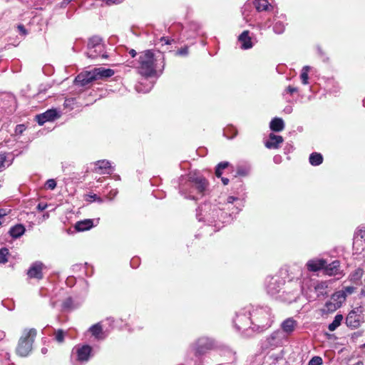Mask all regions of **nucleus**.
<instances>
[{"label":"nucleus","mask_w":365,"mask_h":365,"mask_svg":"<svg viewBox=\"0 0 365 365\" xmlns=\"http://www.w3.org/2000/svg\"><path fill=\"white\" fill-rule=\"evenodd\" d=\"M282 142L283 138L281 135L271 133L269 140L265 143V146L269 149H277Z\"/></svg>","instance_id":"obj_9"},{"label":"nucleus","mask_w":365,"mask_h":365,"mask_svg":"<svg viewBox=\"0 0 365 365\" xmlns=\"http://www.w3.org/2000/svg\"><path fill=\"white\" fill-rule=\"evenodd\" d=\"M38 209L40 210H44L46 209V203L40 202L38 205Z\"/></svg>","instance_id":"obj_44"},{"label":"nucleus","mask_w":365,"mask_h":365,"mask_svg":"<svg viewBox=\"0 0 365 365\" xmlns=\"http://www.w3.org/2000/svg\"><path fill=\"white\" fill-rule=\"evenodd\" d=\"M273 30H274V33H276L277 34H281L284 31V25L283 24V23H282L280 21H277L274 25Z\"/></svg>","instance_id":"obj_32"},{"label":"nucleus","mask_w":365,"mask_h":365,"mask_svg":"<svg viewBox=\"0 0 365 365\" xmlns=\"http://www.w3.org/2000/svg\"><path fill=\"white\" fill-rule=\"evenodd\" d=\"M329 287V284L327 282H321L317 284L315 287V290L317 293V297H325L328 295L327 289Z\"/></svg>","instance_id":"obj_21"},{"label":"nucleus","mask_w":365,"mask_h":365,"mask_svg":"<svg viewBox=\"0 0 365 365\" xmlns=\"http://www.w3.org/2000/svg\"><path fill=\"white\" fill-rule=\"evenodd\" d=\"M110 163L106 160H98L95 163L93 171L99 175L109 173Z\"/></svg>","instance_id":"obj_8"},{"label":"nucleus","mask_w":365,"mask_h":365,"mask_svg":"<svg viewBox=\"0 0 365 365\" xmlns=\"http://www.w3.org/2000/svg\"><path fill=\"white\" fill-rule=\"evenodd\" d=\"M43 264L40 262H34L27 271L28 277L31 279H41L43 277Z\"/></svg>","instance_id":"obj_6"},{"label":"nucleus","mask_w":365,"mask_h":365,"mask_svg":"<svg viewBox=\"0 0 365 365\" xmlns=\"http://www.w3.org/2000/svg\"><path fill=\"white\" fill-rule=\"evenodd\" d=\"M344 317L341 314L335 316L334 321L329 325L328 329L330 331L336 330L341 324Z\"/></svg>","instance_id":"obj_24"},{"label":"nucleus","mask_w":365,"mask_h":365,"mask_svg":"<svg viewBox=\"0 0 365 365\" xmlns=\"http://www.w3.org/2000/svg\"><path fill=\"white\" fill-rule=\"evenodd\" d=\"M17 30L19 32V34L23 36H26L28 34L27 30L25 29V27L23 24H18Z\"/></svg>","instance_id":"obj_36"},{"label":"nucleus","mask_w":365,"mask_h":365,"mask_svg":"<svg viewBox=\"0 0 365 365\" xmlns=\"http://www.w3.org/2000/svg\"><path fill=\"white\" fill-rule=\"evenodd\" d=\"M286 335L280 330L272 332L262 342V348L263 349H274L282 344Z\"/></svg>","instance_id":"obj_4"},{"label":"nucleus","mask_w":365,"mask_h":365,"mask_svg":"<svg viewBox=\"0 0 365 365\" xmlns=\"http://www.w3.org/2000/svg\"><path fill=\"white\" fill-rule=\"evenodd\" d=\"M248 173H249L248 169L241 168V167L238 168L237 170V174L238 175H241V176H245L248 174Z\"/></svg>","instance_id":"obj_38"},{"label":"nucleus","mask_w":365,"mask_h":365,"mask_svg":"<svg viewBox=\"0 0 365 365\" xmlns=\"http://www.w3.org/2000/svg\"><path fill=\"white\" fill-rule=\"evenodd\" d=\"M296 324V321H294L292 318H288L286 320H284L281 325V327L282 329V331L284 334H289L294 330Z\"/></svg>","instance_id":"obj_12"},{"label":"nucleus","mask_w":365,"mask_h":365,"mask_svg":"<svg viewBox=\"0 0 365 365\" xmlns=\"http://www.w3.org/2000/svg\"><path fill=\"white\" fill-rule=\"evenodd\" d=\"M164 64V56L161 52L146 50L140 53L137 68L141 75L152 76L158 68H163Z\"/></svg>","instance_id":"obj_1"},{"label":"nucleus","mask_w":365,"mask_h":365,"mask_svg":"<svg viewBox=\"0 0 365 365\" xmlns=\"http://www.w3.org/2000/svg\"><path fill=\"white\" fill-rule=\"evenodd\" d=\"M39 294H40L41 296H42V297L43 296V294H42V290H41H41H40V292H39Z\"/></svg>","instance_id":"obj_55"},{"label":"nucleus","mask_w":365,"mask_h":365,"mask_svg":"<svg viewBox=\"0 0 365 365\" xmlns=\"http://www.w3.org/2000/svg\"><path fill=\"white\" fill-rule=\"evenodd\" d=\"M161 41H165V38H161Z\"/></svg>","instance_id":"obj_61"},{"label":"nucleus","mask_w":365,"mask_h":365,"mask_svg":"<svg viewBox=\"0 0 365 365\" xmlns=\"http://www.w3.org/2000/svg\"><path fill=\"white\" fill-rule=\"evenodd\" d=\"M129 54L132 56V57H135L137 54L136 51L134 50V49H130L129 51Z\"/></svg>","instance_id":"obj_48"},{"label":"nucleus","mask_w":365,"mask_h":365,"mask_svg":"<svg viewBox=\"0 0 365 365\" xmlns=\"http://www.w3.org/2000/svg\"><path fill=\"white\" fill-rule=\"evenodd\" d=\"M363 347H365V344L363 345Z\"/></svg>","instance_id":"obj_62"},{"label":"nucleus","mask_w":365,"mask_h":365,"mask_svg":"<svg viewBox=\"0 0 365 365\" xmlns=\"http://www.w3.org/2000/svg\"><path fill=\"white\" fill-rule=\"evenodd\" d=\"M9 250L7 248L0 249V263L5 264L8 261Z\"/></svg>","instance_id":"obj_29"},{"label":"nucleus","mask_w":365,"mask_h":365,"mask_svg":"<svg viewBox=\"0 0 365 365\" xmlns=\"http://www.w3.org/2000/svg\"><path fill=\"white\" fill-rule=\"evenodd\" d=\"M178 53L180 55H185L187 53V48H182L180 49V51H178Z\"/></svg>","instance_id":"obj_45"},{"label":"nucleus","mask_w":365,"mask_h":365,"mask_svg":"<svg viewBox=\"0 0 365 365\" xmlns=\"http://www.w3.org/2000/svg\"><path fill=\"white\" fill-rule=\"evenodd\" d=\"M222 181L225 185H227L229 182V179L226 178H222Z\"/></svg>","instance_id":"obj_49"},{"label":"nucleus","mask_w":365,"mask_h":365,"mask_svg":"<svg viewBox=\"0 0 365 365\" xmlns=\"http://www.w3.org/2000/svg\"><path fill=\"white\" fill-rule=\"evenodd\" d=\"M26 130V125L24 124H19L15 128V135H21L23 132Z\"/></svg>","instance_id":"obj_34"},{"label":"nucleus","mask_w":365,"mask_h":365,"mask_svg":"<svg viewBox=\"0 0 365 365\" xmlns=\"http://www.w3.org/2000/svg\"><path fill=\"white\" fill-rule=\"evenodd\" d=\"M50 68H51L47 66V68H46L47 74L50 72Z\"/></svg>","instance_id":"obj_53"},{"label":"nucleus","mask_w":365,"mask_h":365,"mask_svg":"<svg viewBox=\"0 0 365 365\" xmlns=\"http://www.w3.org/2000/svg\"><path fill=\"white\" fill-rule=\"evenodd\" d=\"M72 0H63L62 2V6H66Z\"/></svg>","instance_id":"obj_51"},{"label":"nucleus","mask_w":365,"mask_h":365,"mask_svg":"<svg viewBox=\"0 0 365 365\" xmlns=\"http://www.w3.org/2000/svg\"><path fill=\"white\" fill-rule=\"evenodd\" d=\"M355 289H356L355 287L349 286V287H345L344 288V289L342 290V292L346 293V297L348 294H351L352 293H354Z\"/></svg>","instance_id":"obj_39"},{"label":"nucleus","mask_w":365,"mask_h":365,"mask_svg":"<svg viewBox=\"0 0 365 365\" xmlns=\"http://www.w3.org/2000/svg\"><path fill=\"white\" fill-rule=\"evenodd\" d=\"M42 353H44V348L41 349Z\"/></svg>","instance_id":"obj_59"},{"label":"nucleus","mask_w":365,"mask_h":365,"mask_svg":"<svg viewBox=\"0 0 365 365\" xmlns=\"http://www.w3.org/2000/svg\"><path fill=\"white\" fill-rule=\"evenodd\" d=\"M55 339L58 342L61 343L63 341V332L61 330H58L56 333Z\"/></svg>","instance_id":"obj_37"},{"label":"nucleus","mask_w":365,"mask_h":365,"mask_svg":"<svg viewBox=\"0 0 365 365\" xmlns=\"http://www.w3.org/2000/svg\"><path fill=\"white\" fill-rule=\"evenodd\" d=\"M326 307L329 310H335L336 309V307L332 302L326 303Z\"/></svg>","instance_id":"obj_42"},{"label":"nucleus","mask_w":365,"mask_h":365,"mask_svg":"<svg viewBox=\"0 0 365 365\" xmlns=\"http://www.w3.org/2000/svg\"><path fill=\"white\" fill-rule=\"evenodd\" d=\"M331 298H332V299H334L335 301L339 300V302L341 303V301H344L346 299V293L343 292L342 290L341 291H339V292L334 293L332 295Z\"/></svg>","instance_id":"obj_31"},{"label":"nucleus","mask_w":365,"mask_h":365,"mask_svg":"<svg viewBox=\"0 0 365 365\" xmlns=\"http://www.w3.org/2000/svg\"><path fill=\"white\" fill-rule=\"evenodd\" d=\"M326 264L327 261L322 259L309 260L307 264L308 269L312 272H317L321 269H324V266Z\"/></svg>","instance_id":"obj_11"},{"label":"nucleus","mask_w":365,"mask_h":365,"mask_svg":"<svg viewBox=\"0 0 365 365\" xmlns=\"http://www.w3.org/2000/svg\"><path fill=\"white\" fill-rule=\"evenodd\" d=\"M361 232H364V235H361L362 237H365V230H361Z\"/></svg>","instance_id":"obj_54"},{"label":"nucleus","mask_w":365,"mask_h":365,"mask_svg":"<svg viewBox=\"0 0 365 365\" xmlns=\"http://www.w3.org/2000/svg\"><path fill=\"white\" fill-rule=\"evenodd\" d=\"M35 329H24L16 347V353L21 356H27L32 350L33 343L36 336Z\"/></svg>","instance_id":"obj_2"},{"label":"nucleus","mask_w":365,"mask_h":365,"mask_svg":"<svg viewBox=\"0 0 365 365\" xmlns=\"http://www.w3.org/2000/svg\"><path fill=\"white\" fill-rule=\"evenodd\" d=\"M270 129L275 132H279L282 131L284 128V123L282 118H274L271 122H270Z\"/></svg>","instance_id":"obj_19"},{"label":"nucleus","mask_w":365,"mask_h":365,"mask_svg":"<svg viewBox=\"0 0 365 365\" xmlns=\"http://www.w3.org/2000/svg\"><path fill=\"white\" fill-rule=\"evenodd\" d=\"M89 331L91 332L92 335L95 336L97 339H103V328L100 323H97L93 325Z\"/></svg>","instance_id":"obj_22"},{"label":"nucleus","mask_w":365,"mask_h":365,"mask_svg":"<svg viewBox=\"0 0 365 365\" xmlns=\"http://www.w3.org/2000/svg\"><path fill=\"white\" fill-rule=\"evenodd\" d=\"M235 200V198L234 197L230 196L227 198V202L232 203Z\"/></svg>","instance_id":"obj_50"},{"label":"nucleus","mask_w":365,"mask_h":365,"mask_svg":"<svg viewBox=\"0 0 365 365\" xmlns=\"http://www.w3.org/2000/svg\"><path fill=\"white\" fill-rule=\"evenodd\" d=\"M272 280H273L274 282L272 283V284H274L276 282V280L274 279V278H272Z\"/></svg>","instance_id":"obj_58"},{"label":"nucleus","mask_w":365,"mask_h":365,"mask_svg":"<svg viewBox=\"0 0 365 365\" xmlns=\"http://www.w3.org/2000/svg\"><path fill=\"white\" fill-rule=\"evenodd\" d=\"M36 120L39 125H43L46 123V112L36 115Z\"/></svg>","instance_id":"obj_33"},{"label":"nucleus","mask_w":365,"mask_h":365,"mask_svg":"<svg viewBox=\"0 0 365 365\" xmlns=\"http://www.w3.org/2000/svg\"><path fill=\"white\" fill-rule=\"evenodd\" d=\"M265 326H267V327H270V324H268L267 323L265 325H262V327H265Z\"/></svg>","instance_id":"obj_57"},{"label":"nucleus","mask_w":365,"mask_h":365,"mask_svg":"<svg viewBox=\"0 0 365 365\" xmlns=\"http://www.w3.org/2000/svg\"><path fill=\"white\" fill-rule=\"evenodd\" d=\"M13 160L11 154L0 153V172L11 165Z\"/></svg>","instance_id":"obj_13"},{"label":"nucleus","mask_w":365,"mask_h":365,"mask_svg":"<svg viewBox=\"0 0 365 365\" xmlns=\"http://www.w3.org/2000/svg\"><path fill=\"white\" fill-rule=\"evenodd\" d=\"M255 5L258 11H267L271 6L267 0H256Z\"/></svg>","instance_id":"obj_23"},{"label":"nucleus","mask_w":365,"mask_h":365,"mask_svg":"<svg viewBox=\"0 0 365 365\" xmlns=\"http://www.w3.org/2000/svg\"><path fill=\"white\" fill-rule=\"evenodd\" d=\"M97 80L94 69L90 71L82 72L77 76L75 83L81 86H84Z\"/></svg>","instance_id":"obj_5"},{"label":"nucleus","mask_w":365,"mask_h":365,"mask_svg":"<svg viewBox=\"0 0 365 365\" xmlns=\"http://www.w3.org/2000/svg\"><path fill=\"white\" fill-rule=\"evenodd\" d=\"M323 161L322 155L320 153H313L309 156V163L312 165H320Z\"/></svg>","instance_id":"obj_25"},{"label":"nucleus","mask_w":365,"mask_h":365,"mask_svg":"<svg viewBox=\"0 0 365 365\" xmlns=\"http://www.w3.org/2000/svg\"><path fill=\"white\" fill-rule=\"evenodd\" d=\"M103 51L104 45L100 36H94L89 38L87 51L88 57L96 58L101 56L103 58H106L108 56Z\"/></svg>","instance_id":"obj_3"},{"label":"nucleus","mask_w":365,"mask_h":365,"mask_svg":"<svg viewBox=\"0 0 365 365\" xmlns=\"http://www.w3.org/2000/svg\"><path fill=\"white\" fill-rule=\"evenodd\" d=\"M60 116L61 113L56 109L47 110V122L53 121Z\"/></svg>","instance_id":"obj_26"},{"label":"nucleus","mask_w":365,"mask_h":365,"mask_svg":"<svg viewBox=\"0 0 365 365\" xmlns=\"http://www.w3.org/2000/svg\"><path fill=\"white\" fill-rule=\"evenodd\" d=\"M165 43L169 44L170 43H169V41H165Z\"/></svg>","instance_id":"obj_60"},{"label":"nucleus","mask_w":365,"mask_h":365,"mask_svg":"<svg viewBox=\"0 0 365 365\" xmlns=\"http://www.w3.org/2000/svg\"><path fill=\"white\" fill-rule=\"evenodd\" d=\"M229 163L227 162H222L220 163L215 170V175L217 177L220 178L222 175V170L225 169L228 166Z\"/></svg>","instance_id":"obj_30"},{"label":"nucleus","mask_w":365,"mask_h":365,"mask_svg":"<svg viewBox=\"0 0 365 365\" xmlns=\"http://www.w3.org/2000/svg\"><path fill=\"white\" fill-rule=\"evenodd\" d=\"M191 182L193 183L194 187L200 193H202L207 187V180L202 177L190 178Z\"/></svg>","instance_id":"obj_10"},{"label":"nucleus","mask_w":365,"mask_h":365,"mask_svg":"<svg viewBox=\"0 0 365 365\" xmlns=\"http://www.w3.org/2000/svg\"><path fill=\"white\" fill-rule=\"evenodd\" d=\"M72 299L71 298L66 299L63 302V307L66 309H71L72 308Z\"/></svg>","instance_id":"obj_41"},{"label":"nucleus","mask_w":365,"mask_h":365,"mask_svg":"<svg viewBox=\"0 0 365 365\" xmlns=\"http://www.w3.org/2000/svg\"><path fill=\"white\" fill-rule=\"evenodd\" d=\"M239 41L242 43L241 48L243 49H248L252 47L251 38L249 36V31H243L239 36Z\"/></svg>","instance_id":"obj_14"},{"label":"nucleus","mask_w":365,"mask_h":365,"mask_svg":"<svg viewBox=\"0 0 365 365\" xmlns=\"http://www.w3.org/2000/svg\"><path fill=\"white\" fill-rule=\"evenodd\" d=\"M94 71L97 79L108 78L114 74V71L112 69H106L102 67L94 68Z\"/></svg>","instance_id":"obj_17"},{"label":"nucleus","mask_w":365,"mask_h":365,"mask_svg":"<svg viewBox=\"0 0 365 365\" xmlns=\"http://www.w3.org/2000/svg\"><path fill=\"white\" fill-rule=\"evenodd\" d=\"M4 336V332L0 331V339H2Z\"/></svg>","instance_id":"obj_52"},{"label":"nucleus","mask_w":365,"mask_h":365,"mask_svg":"<svg viewBox=\"0 0 365 365\" xmlns=\"http://www.w3.org/2000/svg\"><path fill=\"white\" fill-rule=\"evenodd\" d=\"M93 220L88 219L77 222L75 225V228L78 231H86L93 227Z\"/></svg>","instance_id":"obj_18"},{"label":"nucleus","mask_w":365,"mask_h":365,"mask_svg":"<svg viewBox=\"0 0 365 365\" xmlns=\"http://www.w3.org/2000/svg\"><path fill=\"white\" fill-rule=\"evenodd\" d=\"M309 71V66H306L303 67L302 72L301 73L300 78L303 84L308 83V72Z\"/></svg>","instance_id":"obj_28"},{"label":"nucleus","mask_w":365,"mask_h":365,"mask_svg":"<svg viewBox=\"0 0 365 365\" xmlns=\"http://www.w3.org/2000/svg\"><path fill=\"white\" fill-rule=\"evenodd\" d=\"M6 215V210L4 209H0V220Z\"/></svg>","instance_id":"obj_47"},{"label":"nucleus","mask_w":365,"mask_h":365,"mask_svg":"<svg viewBox=\"0 0 365 365\" xmlns=\"http://www.w3.org/2000/svg\"><path fill=\"white\" fill-rule=\"evenodd\" d=\"M25 227L21 224L16 225L11 227L9 233L14 238L20 237L25 232Z\"/></svg>","instance_id":"obj_20"},{"label":"nucleus","mask_w":365,"mask_h":365,"mask_svg":"<svg viewBox=\"0 0 365 365\" xmlns=\"http://www.w3.org/2000/svg\"><path fill=\"white\" fill-rule=\"evenodd\" d=\"M346 324L352 329L360 326V316L357 314L355 310H352L348 314L346 318Z\"/></svg>","instance_id":"obj_7"},{"label":"nucleus","mask_w":365,"mask_h":365,"mask_svg":"<svg viewBox=\"0 0 365 365\" xmlns=\"http://www.w3.org/2000/svg\"><path fill=\"white\" fill-rule=\"evenodd\" d=\"M268 292L269 293H271L272 294H274L276 292H277L278 291L277 290H274V289H272V287H271V284H270L268 285Z\"/></svg>","instance_id":"obj_46"},{"label":"nucleus","mask_w":365,"mask_h":365,"mask_svg":"<svg viewBox=\"0 0 365 365\" xmlns=\"http://www.w3.org/2000/svg\"><path fill=\"white\" fill-rule=\"evenodd\" d=\"M91 197H92V199H95L96 197V195H92V196H91Z\"/></svg>","instance_id":"obj_56"},{"label":"nucleus","mask_w":365,"mask_h":365,"mask_svg":"<svg viewBox=\"0 0 365 365\" xmlns=\"http://www.w3.org/2000/svg\"><path fill=\"white\" fill-rule=\"evenodd\" d=\"M322 359L319 356L313 357L309 362V365H321Z\"/></svg>","instance_id":"obj_35"},{"label":"nucleus","mask_w":365,"mask_h":365,"mask_svg":"<svg viewBox=\"0 0 365 365\" xmlns=\"http://www.w3.org/2000/svg\"><path fill=\"white\" fill-rule=\"evenodd\" d=\"M339 262L338 260H335L328 265L324 266V272L328 275H336L339 273Z\"/></svg>","instance_id":"obj_16"},{"label":"nucleus","mask_w":365,"mask_h":365,"mask_svg":"<svg viewBox=\"0 0 365 365\" xmlns=\"http://www.w3.org/2000/svg\"><path fill=\"white\" fill-rule=\"evenodd\" d=\"M287 90L291 94L294 93V92H297V89L296 88H294V87H292V86H288Z\"/></svg>","instance_id":"obj_43"},{"label":"nucleus","mask_w":365,"mask_h":365,"mask_svg":"<svg viewBox=\"0 0 365 365\" xmlns=\"http://www.w3.org/2000/svg\"><path fill=\"white\" fill-rule=\"evenodd\" d=\"M56 186V182L55 180L50 179L47 180V187L51 190H53Z\"/></svg>","instance_id":"obj_40"},{"label":"nucleus","mask_w":365,"mask_h":365,"mask_svg":"<svg viewBox=\"0 0 365 365\" xmlns=\"http://www.w3.org/2000/svg\"><path fill=\"white\" fill-rule=\"evenodd\" d=\"M91 347L88 345H84L81 348L78 349L77 350V354H78V359L79 361H88L91 351Z\"/></svg>","instance_id":"obj_15"},{"label":"nucleus","mask_w":365,"mask_h":365,"mask_svg":"<svg viewBox=\"0 0 365 365\" xmlns=\"http://www.w3.org/2000/svg\"><path fill=\"white\" fill-rule=\"evenodd\" d=\"M363 276V270L360 268L356 269L351 275H350V279L351 281L353 282H357L359 281V279H361V278Z\"/></svg>","instance_id":"obj_27"}]
</instances>
